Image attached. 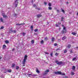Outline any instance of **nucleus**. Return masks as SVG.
I'll return each mask as SVG.
<instances>
[{
	"label": "nucleus",
	"mask_w": 78,
	"mask_h": 78,
	"mask_svg": "<svg viewBox=\"0 0 78 78\" xmlns=\"http://www.w3.org/2000/svg\"><path fill=\"white\" fill-rule=\"evenodd\" d=\"M70 53H72V50H71L70 51Z\"/></svg>",
	"instance_id": "54"
},
{
	"label": "nucleus",
	"mask_w": 78,
	"mask_h": 78,
	"mask_svg": "<svg viewBox=\"0 0 78 78\" xmlns=\"http://www.w3.org/2000/svg\"><path fill=\"white\" fill-rule=\"evenodd\" d=\"M29 75H31V74H29Z\"/></svg>",
	"instance_id": "63"
},
{
	"label": "nucleus",
	"mask_w": 78,
	"mask_h": 78,
	"mask_svg": "<svg viewBox=\"0 0 78 78\" xmlns=\"http://www.w3.org/2000/svg\"><path fill=\"white\" fill-rule=\"evenodd\" d=\"M1 20V22H3V19H2V18H1L0 19Z\"/></svg>",
	"instance_id": "38"
},
{
	"label": "nucleus",
	"mask_w": 78,
	"mask_h": 78,
	"mask_svg": "<svg viewBox=\"0 0 78 78\" xmlns=\"http://www.w3.org/2000/svg\"><path fill=\"white\" fill-rule=\"evenodd\" d=\"M37 30H38L37 29H35L34 30L35 32H37Z\"/></svg>",
	"instance_id": "37"
},
{
	"label": "nucleus",
	"mask_w": 78,
	"mask_h": 78,
	"mask_svg": "<svg viewBox=\"0 0 78 78\" xmlns=\"http://www.w3.org/2000/svg\"><path fill=\"white\" fill-rule=\"evenodd\" d=\"M12 50V51H14V49H13Z\"/></svg>",
	"instance_id": "58"
},
{
	"label": "nucleus",
	"mask_w": 78,
	"mask_h": 78,
	"mask_svg": "<svg viewBox=\"0 0 78 78\" xmlns=\"http://www.w3.org/2000/svg\"><path fill=\"white\" fill-rule=\"evenodd\" d=\"M55 62L58 65H59V66H64V65H65V62L62 61L59 62L58 60H55Z\"/></svg>",
	"instance_id": "1"
},
{
	"label": "nucleus",
	"mask_w": 78,
	"mask_h": 78,
	"mask_svg": "<svg viewBox=\"0 0 78 78\" xmlns=\"http://www.w3.org/2000/svg\"><path fill=\"white\" fill-rule=\"evenodd\" d=\"M19 66H16V70H19Z\"/></svg>",
	"instance_id": "22"
},
{
	"label": "nucleus",
	"mask_w": 78,
	"mask_h": 78,
	"mask_svg": "<svg viewBox=\"0 0 78 78\" xmlns=\"http://www.w3.org/2000/svg\"><path fill=\"white\" fill-rule=\"evenodd\" d=\"M36 72H37V73H40V72L38 70V69L37 68L36 69Z\"/></svg>",
	"instance_id": "11"
},
{
	"label": "nucleus",
	"mask_w": 78,
	"mask_h": 78,
	"mask_svg": "<svg viewBox=\"0 0 78 78\" xmlns=\"http://www.w3.org/2000/svg\"><path fill=\"white\" fill-rule=\"evenodd\" d=\"M61 10H62V12L63 13H65V11H64V10L62 9H61Z\"/></svg>",
	"instance_id": "21"
},
{
	"label": "nucleus",
	"mask_w": 78,
	"mask_h": 78,
	"mask_svg": "<svg viewBox=\"0 0 78 78\" xmlns=\"http://www.w3.org/2000/svg\"><path fill=\"white\" fill-rule=\"evenodd\" d=\"M2 16H3V17H4L5 18H8V16L5 15V13L2 14Z\"/></svg>",
	"instance_id": "8"
},
{
	"label": "nucleus",
	"mask_w": 78,
	"mask_h": 78,
	"mask_svg": "<svg viewBox=\"0 0 78 78\" xmlns=\"http://www.w3.org/2000/svg\"><path fill=\"white\" fill-rule=\"evenodd\" d=\"M48 6H51V3H49L48 4Z\"/></svg>",
	"instance_id": "34"
},
{
	"label": "nucleus",
	"mask_w": 78,
	"mask_h": 78,
	"mask_svg": "<svg viewBox=\"0 0 78 78\" xmlns=\"http://www.w3.org/2000/svg\"><path fill=\"white\" fill-rule=\"evenodd\" d=\"M22 34L23 36H25L26 34L25 33L23 32L22 33Z\"/></svg>",
	"instance_id": "33"
},
{
	"label": "nucleus",
	"mask_w": 78,
	"mask_h": 78,
	"mask_svg": "<svg viewBox=\"0 0 78 78\" xmlns=\"http://www.w3.org/2000/svg\"><path fill=\"white\" fill-rule=\"evenodd\" d=\"M75 59H76V58H73V61H75Z\"/></svg>",
	"instance_id": "43"
},
{
	"label": "nucleus",
	"mask_w": 78,
	"mask_h": 78,
	"mask_svg": "<svg viewBox=\"0 0 78 78\" xmlns=\"http://www.w3.org/2000/svg\"><path fill=\"white\" fill-rule=\"evenodd\" d=\"M25 24V23H21L20 24H16V25H24Z\"/></svg>",
	"instance_id": "7"
},
{
	"label": "nucleus",
	"mask_w": 78,
	"mask_h": 78,
	"mask_svg": "<svg viewBox=\"0 0 78 78\" xmlns=\"http://www.w3.org/2000/svg\"><path fill=\"white\" fill-rule=\"evenodd\" d=\"M51 40L52 42H53L54 41H55V38L54 37H52L51 38Z\"/></svg>",
	"instance_id": "12"
},
{
	"label": "nucleus",
	"mask_w": 78,
	"mask_h": 78,
	"mask_svg": "<svg viewBox=\"0 0 78 78\" xmlns=\"http://www.w3.org/2000/svg\"><path fill=\"white\" fill-rule=\"evenodd\" d=\"M6 48V45H3L2 47V48L4 50H5V48Z\"/></svg>",
	"instance_id": "9"
},
{
	"label": "nucleus",
	"mask_w": 78,
	"mask_h": 78,
	"mask_svg": "<svg viewBox=\"0 0 78 78\" xmlns=\"http://www.w3.org/2000/svg\"><path fill=\"white\" fill-rule=\"evenodd\" d=\"M31 42V43H32V44H34V40H32Z\"/></svg>",
	"instance_id": "23"
},
{
	"label": "nucleus",
	"mask_w": 78,
	"mask_h": 78,
	"mask_svg": "<svg viewBox=\"0 0 78 78\" xmlns=\"http://www.w3.org/2000/svg\"><path fill=\"white\" fill-rule=\"evenodd\" d=\"M36 9H37V10H40V9H41L40 8H37Z\"/></svg>",
	"instance_id": "42"
},
{
	"label": "nucleus",
	"mask_w": 78,
	"mask_h": 78,
	"mask_svg": "<svg viewBox=\"0 0 78 78\" xmlns=\"http://www.w3.org/2000/svg\"><path fill=\"white\" fill-rule=\"evenodd\" d=\"M50 55L52 57L53 56V52L51 53L50 54Z\"/></svg>",
	"instance_id": "36"
},
{
	"label": "nucleus",
	"mask_w": 78,
	"mask_h": 78,
	"mask_svg": "<svg viewBox=\"0 0 78 78\" xmlns=\"http://www.w3.org/2000/svg\"><path fill=\"white\" fill-rule=\"evenodd\" d=\"M54 46H57L58 45V44H57L56 43H55L54 44Z\"/></svg>",
	"instance_id": "35"
},
{
	"label": "nucleus",
	"mask_w": 78,
	"mask_h": 78,
	"mask_svg": "<svg viewBox=\"0 0 78 78\" xmlns=\"http://www.w3.org/2000/svg\"><path fill=\"white\" fill-rule=\"evenodd\" d=\"M48 40V38L47 37H45L44 38V41H47V40Z\"/></svg>",
	"instance_id": "13"
},
{
	"label": "nucleus",
	"mask_w": 78,
	"mask_h": 78,
	"mask_svg": "<svg viewBox=\"0 0 78 78\" xmlns=\"http://www.w3.org/2000/svg\"><path fill=\"white\" fill-rule=\"evenodd\" d=\"M3 28H4V27L3 26H2L1 27L0 29V30H2V29H3Z\"/></svg>",
	"instance_id": "28"
},
{
	"label": "nucleus",
	"mask_w": 78,
	"mask_h": 78,
	"mask_svg": "<svg viewBox=\"0 0 78 78\" xmlns=\"http://www.w3.org/2000/svg\"><path fill=\"white\" fill-rule=\"evenodd\" d=\"M30 28H33V26H31L30 27Z\"/></svg>",
	"instance_id": "50"
},
{
	"label": "nucleus",
	"mask_w": 78,
	"mask_h": 78,
	"mask_svg": "<svg viewBox=\"0 0 78 78\" xmlns=\"http://www.w3.org/2000/svg\"><path fill=\"white\" fill-rule=\"evenodd\" d=\"M18 0H16V1L15 2V3L16 4L18 5V3H19V2H18Z\"/></svg>",
	"instance_id": "10"
},
{
	"label": "nucleus",
	"mask_w": 78,
	"mask_h": 78,
	"mask_svg": "<svg viewBox=\"0 0 78 78\" xmlns=\"http://www.w3.org/2000/svg\"><path fill=\"white\" fill-rule=\"evenodd\" d=\"M17 16V14H15V16Z\"/></svg>",
	"instance_id": "53"
},
{
	"label": "nucleus",
	"mask_w": 78,
	"mask_h": 78,
	"mask_svg": "<svg viewBox=\"0 0 78 78\" xmlns=\"http://www.w3.org/2000/svg\"><path fill=\"white\" fill-rule=\"evenodd\" d=\"M50 71L49 69H47L44 72V73L43 74V76H45L48 73V72H49Z\"/></svg>",
	"instance_id": "3"
},
{
	"label": "nucleus",
	"mask_w": 78,
	"mask_h": 78,
	"mask_svg": "<svg viewBox=\"0 0 78 78\" xmlns=\"http://www.w3.org/2000/svg\"><path fill=\"white\" fill-rule=\"evenodd\" d=\"M58 53H56L55 54V55L56 56H58Z\"/></svg>",
	"instance_id": "29"
},
{
	"label": "nucleus",
	"mask_w": 78,
	"mask_h": 78,
	"mask_svg": "<svg viewBox=\"0 0 78 78\" xmlns=\"http://www.w3.org/2000/svg\"><path fill=\"white\" fill-rule=\"evenodd\" d=\"M61 27H60L59 28V30H61Z\"/></svg>",
	"instance_id": "59"
},
{
	"label": "nucleus",
	"mask_w": 78,
	"mask_h": 78,
	"mask_svg": "<svg viewBox=\"0 0 78 78\" xmlns=\"http://www.w3.org/2000/svg\"><path fill=\"white\" fill-rule=\"evenodd\" d=\"M8 72H9V73H11L12 72V71L11 69H9L7 70Z\"/></svg>",
	"instance_id": "15"
},
{
	"label": "nucleus",
	"mask_w": 78,
	"mask_h": 78,
	"mask_svg": "<svg viewBox=\"0 0 78 78\" xmlns=\"http://www.w3.org/2000/svg\"><path fill=\"white\" fill-rule=\"evenodd\" d=\"M4 73H6V72H4Z\"/></svg>",
	"instance_id": "62"
},
{
	"label": "nucleus",
	"mask_w": 78,
	"mask_h": 78,
	"mask_svg": "<svg viewBox=\"0 0 78 78\" xmlns=\"http://www.w3.org/2000/svg\"><path fill=\"white\" fill-rule=\"evenodd\" d=\"M54 73L56 75H61V71H57L54 72Z\"/></svg>",
	"instance_id": "4"
},
{
	"label": "nucleus",
	"mask_w": 78,
	"mask_h": 78,
	"mask_svg": "<svg viewBox=\"0 0 78 78\" xmlns=\"http://www.w3.org/2000/svg\"><path fill=\"white\" fill-rule=\"evenodd\" d=\"M17 5H18V4H16V5H15L16 8V7H17Z\"/></svg>",
	"instance_id": "47"
},
{
	"label": "nucleus",
	"mask_w": 78,
	"mask_h": 78,
	"mask_svg": "<svg viewBox=\"0 0 78 78\" xmlns=\"http://www.w3.org/2000/svg\"><path fill=\"white\" fill-rule=\"evenodd\" d=\"M14 66H15V64L14 63H13L12 66V67L14 68Z\"/></svg>",
	"instance_id": "16"
},
{
	"label": "nucleus",
	"mask_w": 78,
	"mask_h": 78,
	"mask_svg": "<svg viewBox=\"0 0 78 78\" xmlns=\"http://www.w3.org/2000/svg\"><path fill=\"white\" fill-rule=\"evenodd\" d=\"M61 19H62L61 21H63V19H64V17H62L61 18Z\"/></svg>",
	"instance_id": "40"
},
{
	"label": "nucleus",
	"mask_w": 78,
	"mask_h": 78,
	"mask_svg": "<svg viewBox=\"0 0 78 78\" xmlns=\"http://www.w3.org/2000/svg\"><path fill=\"white\" fill-rule=\"evenodd\" d=\"M31 3H32V4H33V0H32Z\"/></svg>",
	"instance_id": "52"
},
{
	"label": "nucleus",
	"mask_w": 78,
	"mask_h": 78,
	"mask_svg": "<svg viewBox=\"0 0 78 78\" xmlns=\"http://www.w3.org/2000/svg\"><path fill=\"white\" fill-rule=\"evenodd\" d=\"M35 6H36V5H33V7L34 8Z\"/></svg>",
	"instance_id": "44"
},
{
	"label": "nucleus",
	"mask_w": 78,
	"mask_h": 78,
	"mask_svg": "<svg viewBox=\"0 0 78 78\" xmlns=\"http://www.w3.org/2000/svg\"><path fill=\"white\" fill-rule=\"evenodd\" d=\"M10 31L11 32H12V33H13V30H12V28L10 29Z\"/></svg>",
	"instance_id": "24"
},
{
	"label": "nucleus",
	"mask_w": 78,
	"mask_h": 78,
	"mask_svg": "<svg viewBox=\"0 0 78 78\" xmlns=\"http://www.w3.org/2000/svg\"><path fill=\"white\" fill-rule=\"evenodd\" d=\"M42 15L41 14H38L37 15V18H39V17H42Z\"/></svg>",
	"instance_id": "6"
},
{
	"label": "nucleus",
	"mask_w": 78,
	"mask_h": 78,
	"mask_svg": "<svg viewBox=\"0 0 78 78\" xmlns=\"http://www.w3.org/2000/svg\"><path fill=\"white\" fill-rule=\"evenodd\" d=\"M67 32V30H63L61 31V33L62 34H64V33H66Z\"/></svg>",
	"instance_id": "5"
},
{
	"label": "nucleus",
	"mask_w": 78,
	"mask_h": 78,
	"mask_svg": "<svg viewBox=\"0 0 78 78\" xmlns=\"http://www.w3.org/2000/svg\"><path fill=\"white\" fill-rule=\"evenodd\" d=\"M72 69L73 70H75V66H73Z\"/></svg>",
	"instance_id": "19"
},
{
	"label": "nucleus",
	"mask_w": 78,
	"mask_h": 78,
	"mask_svg": "<svg viewBox=\"0 0 78 78\" xmlns=\"http://www.w3.org/2000/svg\"><path fill=\"white\" fill-rule=\"evenodd\" d=\"M2 59V57H0V59Z\"/></svg>",
	"instance_id": "60"
},
{
	"label": "nucleus",
	"mask_w": 78,
	"mask_h": 78,
	"mask_svg": "<svg viewBox=\"0 0 78 78\" xmlns=\"http://www.w3.org/2000/svg\"><path fill=\"white\" fill-rule=\"evenodd\" d=\"M64 25H62V27H64Z\"/></svg>",
	"instance_id": "61"
},
{
	"label": "nucleus",
	"mask_w": 78,
	"mask_h": 78,
	"mask_svg": "<svg viewBox=\"0 0 78 78\" xmlns=\"http://www.w3.org/2000/svg\"><path fill=\"white\" fill-rule=\"evenodd\" d=\"M63 30H66V27H63Z\"/></svg>",
	"instance_id": "31"
},
{
	"label": "nucleus",
	"mask_w": 78,
	"mask_h": 78,
	"mask_svg": "<svg viewBox=\"0 0 78 78\" xmlns=\"http://www.w3.org/2000/svg\"><path fill=\"white\" fill-rule=\"evenodd\" d=\"M76 48H78V46L76 47Z\"/></svg>",
	"instance_id": "57"
},
{
	"label": "nucleus",
	"mask_w": 78,
	"mask_h": 78,
	"mask_svg": "<svg viewBox=\"0 0 78 78\" xmlns=\"http://www.w3.org/2000/svg\"><path fill=\"white\" fill-rule=\"evenodd\" d=\"M27 57L28 56L27 55H25L24 56V58L23 61V66H25V64H26V61H27Z\"/></svg>",
	"instance_id": "2"
},
{
	"label": "nucleus",
	"mask_w": 78,
	"mask_h": 78,
	"mask_svg": "<svg viewBox=\"0 0 78 78\" xmlns=\"http://www.w3.org/2000/svg\"><path fill=\"white\" fill-rule=\"evenodd\" d=\"M71 34H73V35H76V33H74V32H72V33H71Z\"/></svg>",
	"instance_id": "14"
},
{
	"label": "nucleus",
	"mask_w": 78,
	"mask_h": 78,
	"mask_svg": "<svg viewBox=\"0 0 78 78\" xmlns=\"http://www.w3.org/2000/svg\"><path fill=\"white\" fill-rule=\"evenodd\" d=\"M71 73V75H75V73H73V72H72Z\"/></svg>",
	"instance_id": "30"
},
{
	"label": "nucleus",
	"mask_w": 78,
	"mask_h": 78,
	"mask_svg": "<svg viewBox=\"0 0 78 78\" xmlns=\"http://www.w3.org/2000/svg\"><path fill=\"white\" fill-rule=\"evenodd\" d=\"M58 25H61V23H58Z\"/></svg>",
	"instance_id": "49"
},
{
	"label": "nucleus",
	"mask_w": 78,
	"mask_h": 78,
	"mask_svg": "<svg viewBox=\"0 0 78 78\" xmlns=\"http://www.w3.org/2000/svg\"><path fill=\"white\" fill-rule=\"evenodd\" d=\"M16 30H13V33H16Z\"/></svg>",
	"instance_id": "41"
},
{
	"label": "nucleus",
	"mask_w": 78,
	"mask_h": 78,
	"mask_svg": "<svg viewBox=\"0 0 78 78\" xmlns=\"http://www.w3.org/2000/svg\"><path fill=\"white\" fill-rule=\"evenodd\" d=\"M56 11H57V12H59V10H57Z\"/></svg>",
	"instance_id": "45"
},
{
	"label": "nucleus",
	"mask_w": 78,
	"mask_h": 78,
	"mask_svg": "<svg viewBox=\"0 0 78 78\" xmlns=\"http://www.w3.org/2000/svg\"><path fill=\"white\" fill-rule=\"evenodd\" d=\"M71 46V45H70V44H69L68 45V48H70V47Z\"/></svg>",
	"instance_id": "32"
},
{
	"label": "nucleus",
	"mask_w": 78,
	"mask_h": 78,
	"mask_svg": "<svg viewBox=\"0 0 78 78\" xmlns=\"http://www.w3.org/2000/svg\"><path fill=\"white\" fill-rule=\"evenodd\" d=\"M66 4H69V2H67Z\"/></svg>",
	"instance_id": "55"
},
{
	"label": "nucleus",
	"mask_w": 78,
	"mask_h": 78,
	"mask_svg": "<svg viewBox=\"0 0 78 78\" xmlns=\"http://www.w3.org/2000/svg\"><path fill=\"white\" fill-rule=\"evenodd\" d=\"M55 26L56 27H58V25L57 24H55Z\"/></svg>",
	"instance_id": "46"
},
{
	"label": "nucleus",
	"mask_w": 78,
	"mask_h": 78,
	"mask_svg": "<svg viewBox=\"0 0 78 78\" xmlns=\"http://www.w3.org/2000/svg\"><path fill=\"white\" fill-rule=\"evenodd\" d=\"M66 52H67V51L66 50V49H65L63 52L64 53H66Z\"/></svg>",
	"instance_id": "26"
},
{
	"label": "nucleus",
	"mask_w": 78,
	"mask_h": 78,
	"mask_svg": "<svg viewBox=\"0 0 78 78\" xmlns=\"http://www.w3.org/2000/svg\"><path fill=\"white\" fill-rule=\"evenodd\" d=\"M48 8L49 10H51V9H52V8H51V7H48Z\"/></svg>",
	"instance_id": "25"
},
{
	"label": "nucleus",
	"mask_w": 78,
	"mask_h": 78,
	"mask_svg": "<svg viewBox=\"0 0 78 78\" xmlns=\"http://www.w3.org/2000/svg\"><path fill=\"white\" fill-rule=\"evenodd\" d=\"M66 37L65 36H64L62 38V40H64L65 39H66Z\"/></svg>",
	"instance_id": "17"
},
{
	"label": "nucleus",
	"mask_w": 78,
	"mask_h": 78,
	"mask_svg": "<svg viewBox=\"0 0 78 78\" xmlns=\"http://www.w3.org/2000/svg\"><path fill=\"white\" fill-rule=\"evenodd\" d=\"M63 78H68V77L67 76H66L65 77H63Z\"/></svg>",
	"instance_id": "51"
},
{
	"label": "nucleus",
	"mask_w": 78,
	"mask_h": 78,
	"mask_svg": "<svg viewBox=\"0 0 78 78\" xmlns=\"http://www.w3.org/2000/svg\"><path fill=\"white\" fill-rule=\"evenodd\" d=\"M5 44H8V43H9V41L8 40H6L5 41Z\"/></svg>",
	"instance_id": "20"
},
{
	"label": "nucleus",
	"mask_w": 78,
	"mask_h": 78,
	"mask_svg": "<svg viewBox=\"0 0 78 78\" xmlns=\"http://www.w3.org/2000/svg\"><path fill=\"white\" fill-rule=\"evenodd\" d=\"M44 5H46L47 4V2H44Z\"/></svg>",
	"instance_id": "39"
},
{
	"label": "nucleus",
	"mask_w": 78,
	"mask_h": 78,
	"mask_svg": "<svg viewBox=\"0 0 78 78\" xmlns=\"http://www.w3.org/2000/svg\"><path fill=\"white\" fill-rule=\"evenodd\" d=\"M60 75H65V73H62L61 72V74H60Z\"/></svg>",
	"instance_id": "27"
},
{
	"label": "nucleus",
	"mask_w": 78,
	"mask_h": 78,
	"mask_svg": "<svg viewBox=\"0 0 78 78\" xmlns=\"http://www.w3.org/2000/svg\"><path fill=\"white\" fill-rule=\"evenodd\" d=\"M45 54H48H48H49V53H47L46 52H45Z\"/></svg>",
	"instance_id": "48"
},
{
	"label": "nucleus",
	"mask_w": 78,
	"mask_h": 78,
	"mask_svg": "<svg viewBox=\"0 0 78 78\" xmlns=\"http://www.w3.org/2000/svg\"><path fill=\"white\" fill-rule=\"evenodd\" d=\"M40 43L41 44H44V40H42L41 41Z\"/></svg>",
	"instance_id": "18"
},
{
	"label": "nucleus",
	"mask_w": 78,
	"mask_h": 78,
	"mask_svg": "<svg viewBox=\"0 0 78 78\" xmlns=\"http://www.w3.org/2000/svg\"><path fill=\"white\" fill-rule=\"evenodd\" d=\"M31 30L32 31H33V28H31Z\"/></svg>",
	"instance_id": "56"
}]
</instances>
